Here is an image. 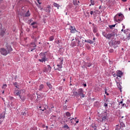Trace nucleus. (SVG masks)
I'll return each instance as SVG.
<instances>
[{
  "label": "nucleus",
  "mask_w": 130,
  "mask_h": 130,
  "mask_svg": "<svg viewBox=\"0 0 130 130\" xmlns=\"http://www.w3.org/2000/svg\"><path fill=\"white\" fill-rule=\"evenodd\" d=\"M73 95L75 96V97H79V94L78 91L73 92Z\"/></svg>",
  "instance_id": "5701e85b"
},
{
  "label": "nucleus",
  "mask_w": 130,
  "mask_h": 130,
  "mask_svg": "<svg viewBox=\"0 0 130 130\" xmlns=\"http://www.w3.org/2000/svg\"><path fill=\"white\" fill-rule=\"evenodd\" d=\"M56 43H57V44H59V43H60V41L58 40L56 41Z\"/></svg>",
  "instance_id": "5fc2aeb1"
},
{
  "label": "nucleus",
  "mask_w": 130,
  "mask_h": 130,
  "mask_svg": "<svg viewBox=\"0 0 130 130\" xmlns=\"http://www.w3.org/2000/svg\"><path fill=\"white\" fill-rule=\"evenodd\" d=\"M24 93V91L23 90H17L15 89L14 90V95L15 96H19V98H21V96H22V94Z\"/></svg>",
  "instance_id": "20e7f679"
},
{
  "label": "nucleus",
  "mask_w": 130,
  "mask_h": 130,
  "mask_svg": "<svg viewBox=\"0 0 130 130\" xmlns=\"http://www.w3.org/2000/svg\"><path fill=\"white\" fill-rule=\"evenodd\" d=\"M45 109H46L45 108H44L43 109H41L40 110H42V111H44V110H45Z\"/></svg>",
  "instance_id": "6e6d98bb"
},
{
  "label": "nucleus",
  "mask_w": 130,
  "mask_h": 130,
  "mask_svg": "<svg viewBox=\"0 0 130 130\" xmlns=\"http://www.w3.org/2000/svg\"><path fill=\"white\" fill-rule=\"evenodd\" d=\"M0 52L3 55H7V54H9V53L8 51H7V50L4 48H2L0 49Z\"/></svg>",
  "instance_id": "0eeeda50"
},
{
  "label": "nucleus",
  "mask_w": 130,
  "mask_h": 130,
  "mask_svg": "<svg viewBox=\"0 0 130 130\" xmlns=\"http://www.w3.org/2000/svg\"><path fill=\"white\" fill-rule=\"evenodd\" d=\"M47 85L49 87L50 90H52V85L49 82H47Z\"/></svg>",
  "instance_id": "aec40b11"
},
{
  "label": "nucleus",
  "mask_w": 130,
  "mask_h": 130,
  "mask_svg": "<svg viewBox=\"0 0 130 130\" xmlns=\"http://www.w3.org/2000/svg\"><path fill=\"white\" fill-rule=\"evenodd\" d=\"M83 86H84V87H87V84H83Z\"/></svg>",
  "instance_id": "69168bd1"
},
{
  "label": "nucleus",
  "mask_w": 130,
  "mask_h": 130,
  "mask_svg": "<svg viewBox=\"0 0 130 130\" xmlns=\"http://www.w3.org/2000/svg\"><path fill=\"white\" fill-rule=\"evenodd\" d=\"M63 81L66 82V78L63 79Z\"/></svg>",
  "instance_id": "774afa93"
},
{
  "label": "nucleus",
  "mask_w": 130,
  "mask_h": 130,
  "mask_svg": "<svg viewBox=\"0 0 130 130\" xmlns=\"http://www.w3.org/2000/svg\"><path fill=\"white\" fill-rule=\"evenodd\" d=\"M122 72L120 71H117V77H118L119 78H121V77H122Z\"/></svg>",
  "instance_id": "f8f14e48"
},
{
  "label": "nucleus",
  "mask_w": 130,
  "mask_h": 130,
  "mask_svg": "<svg viewBox=\"0 0 130 130\" xmlns=\"http://www.w3.org/2000/svg\"><path fill=\"white\" fill-rule=\"evenodd\" d=\"M73 119H75V118L70 119V122H71V123H73Z\"/></svg>",
  "instance_id": "864d4df0"
},
{
  "label": "nucleus",
  "mask_w": 130,
  "mask_h": 130,
  "mask_svg": "<svg viewBox=\"0 0 130 130\" xmlns=\"http://www.w3.org/2000/svg\"><path fill=\"white\" fill-rule=\"evenodd\" d=\"M70 29L71 30V33L75 34L76 32H78L77 29L75 28V26H70Z\"/></svg>",
  "instance_id": "9d476101"
},
{
  "label": "nucleus",
  "mask_w": 130,
  "mask_h": 130,
  "mask_svg": "<svg viewBox=\"0 0 130 130\" xmlns=\"http://www.w3.org/2000/svg\"><path fill=\"white\" fill-rule=\"evenodd\" d=\"M41 99H42L41 94H37V100H41Z\"/></svg>",
  "instance_id": "393cba45"
},
{
  "label": "nucleus",
  "mask_w": 130,
  "mask_h": 130,
  "mask_svg": "<svg viewBox=\"0 0 130 130\" xmlns=\"http://www.w3.org/2000/svg\"><path fill=\"white\" fill-rule=\"evenodd\" d=\"M76 42H77V46H80V47H82V46H83V45H82L79 39H76Z\"/></svg>",
  "instance_id": "ddd939ff"
},
{
  "label": "nucleus",
  "mask_w": 130,
  "mask_h": 130,
  "mask_svg": "<svg viewBox=\"0 0 130 130\" xmlns=\"http://www.w3.org/2000/svg\"><path fill=\"white\" fill-rule=\"evenodd\" d=\"M44 73H47L48 72V70L46 67H45L43 70Z\"/></svg>",
  "instance_id": "f704fd0d"
},
{
  "label": "nucleus",
  "mask_w": 130,
  "mask_h": 130,
  "mask_svg": "<svg viewBox=\"0 0 130 130\" xmlns=\"http://www.w3.org/2000/svg\"><path fill=\"white\" fill-rule=\"evenodd\" d=\"M20 99H21L22 101H25V98L22 97V95H21V98H20Z\"/></svg>",
  "instance_id": "37998d69"
},
{
  "label": "nucleus",
  "mask_w": 130,
  "mask_h": 130,
  "mask_svg": "<svg viewBox=\"0 0 130 130\" xmlns=\"http://www.w3.org/2000/svg\"><path fill=\"white\" fill-rule=\"evenodd\" d=\"M91 4L89 5V7L94 6L95 5V1L94 0H90Z\"/></svg>",
  "instance_id": "b1692460"
},
{
  "label": "nucleus",
  "mask_w": 130,
  "mask_h": 130,
  "mask_svg": "<svg viewBox=\"0 0 130 130\" xmlns=\"http://www.w3.org/2000/svg\"><path fill=\"white\" fill-rule=\"evenodd\" d=\"M47 68H48V69H47L48 71L50 72V71H51V67H50L49 65H48Z\"/></svg>",
  "instance_id": "c9c22d12"
},
{
  "label": "nucleus",
  "mask_w": 130,
  "mask_h": 130,
  "mask_svg": "<svg viewBox=\"0 0 130 130\" xmlns=\"http://www.w3.org/2000/svg\"><path fill=\"white\" fill-rule=\"evenodd\" d=\"M122 29H125V26L124 25L122 26Z\"/></svg>",
  "instance_id": "e2e57ef3"
},
{
  "label": "nucleus",
  "mask_w": 130,
  "mask_h": 130,
  "mask_svg": "<svg viewBox=\"0 0 130 130\" xmlns=\"http://www.w3.org/2000/svg\"><path fill=\"white\" fill-rule=\"evenodd\" d=\"M119 103V105H120V104H122V106H123V107H127L128 106V104H122L123 103H122V101H121V102H120V103Z\"/></svg>",
  "instance_id": "a211bd4d"
},
{
  "label": "nucleus",
  "mask_w": 130,
  "mask_h": 130,
  "mask_svg": "<svg viewBox=\"0 0 130 130\" xmlns=\"http://www.w3.org/2000/svg\"><path fill=\"white\" fill-rule=\"evenodd\" d=\"M114 20L115 22L120 23V22L123 20V15L121 13L118 14L115 16Z\"/></svg>",
  "instance_id": "f03ea898"
},
{
  "label": "nucleus",
  "mask_w": 130,
  "mask_h": 130,
  "mask_svg": "<svg viewBox=\"0 0 130 130\" xmlns=\"http://www.w3.org/2000/svg\"><path fill=\"white\" fill-rule=\"evenodd\" d=\"M30 16V11H28L24 15V17H29Z\"/></svg>",
  "instance_id": "c85d7f7f"
},
{
  "label": "nucleus",
  "mask_w": 130,
  "mask_h": 130,
  "mask_svg": "<svg viewBox=\"0 0 130 130\" xmlns=\"http://www.w3.org/2000/svg\"><path fill=\"white\" fill-rule=\"evenodd\" d=\"M49 41H53L54 39V37L53 36H51L49 38Z\"/></svg>",
  "instance_id": "2f4dec72"
},
{
  "label": "nucleus",
  "mask_w": 130,
  "mask_h": 130,
  "mask_svg": "<svg viewBox=\"0 0 130 130\" xmlns=\"http://www.w3.org/2000/svg\"><path fill=\"white\" fill-rule=\"evenodd\" d=\"M2 122H3V120L0 119V124H1Z\"/></svg>",
  "instance_id": "0e129e2a"
},
{
  "label": "nucleus",
  "mask_w": 130,
  "mask_h": 130,
  "mask_svg": "<svg viewBox=\"0 0 130 130\" xmlns=\"http://www.w3.org/2000/svg\"><path fill=\"white\" fill-rule=\"evenodd\" d=\"M105 94H106V95H107V96H108V95H109V93H107V91L106 90V89L105 90Z\"/></svg>",
  "instance_id": "09e8293b"
},
{
  "label": "nucleus",
  "mask_w": 130,
  "mask_h": 130,
  "mask_svg": "<svg viewBox=\"0 0 130 130\" xmlns=\"http://www.w3.org/2000/svg\"><path fill=\"white\" fill-rule=\"evenodd\" d=\"M36 44H35V43H31L30 45V48H32V47H33V48H35V47H36Z\"/></svg>",
  "instance_id": "f3484780"
},
{
  "label": "nucleus",
  "mask_w": 130,
  "mask_h": 130,
  "mask_svg": "<svg viewBox=\"0 0 130 130\" xmlns=\"http://www.w3.org/2000/svg\"><path fill=\"white\" fill-rule=\"evenodd\" d=\"M121 128V127L120 126H119V125H117L115 130H120Z\"/></svg>",
  "instance_id": "c756f323"
},
{
  "label": "nucleus",
  "mask_w": 130,
  "mask_h": 130,
  "mask_svg": "<svg viewBox=\"0 0 130 130\" xmlns=\"http://www.w3.org/2000/svg\"><path fill=\"white\" fill-rule=\"evenodd\" d=\"M104 106H105V107H108V105L107 104H106V103H105Z\"/></svg>",
  "instance_id": "8fccbe9b"
},
{
  "label": "nucleus",
  "mask_w": 130,
  "mask_h": 130,
  "mask_svg": "<svg viewBox=\"0 0 130 130\" xmlns=\"http://www.w3.org/2000/svg\"><path fill=\"white\" fill-rule=\"evenodd\" d=\"M53 6H54V7H55V8H57L58 10V9H59V7H60V6L59 5V4H56L55 3H53Z\"/></svg>",
  "instance_id": "dca6fc26"
},
{
  "label": "nucleus",
  "mask_w": 130,
  "mask_h": 130,
  "mask_svg": "<svg viewBox=\"0 0 130 130\" xmlns=\"http://www.w3.org/2000/svg\"><path fill=\"white\" fill-rule=\"evenodd\" d=\"M66 116H67V117H70L71 113L69 112H67L66 113Z\"/></svg>",
  "instance_id": "7c9ffc66"
},
{
  "label": "nucleus",
  "mask_w": 130,
  "mask_h": 130,
  "mask_svg": "<svg viewBox=\"0 0 130 130\" xmlns=\"http://www.w3.org/2000/svg\"><path fill=\"white\" fill-rule=\"evenodd\" d=\"M113 77H117V73L115 74V73H113Z\"/></svg>",
  "instance_id": "49530a36"
},
{
  "label": "nucleus",
  "mask_w": 130,
  "mask_h": 130,
  "mask_svg": "<svg viewBox=\"0 0 130 130\" xmlns=\"http://www.w3.org/2000/svg\"><path fill=\"white\" fill-rule=\"evenodd\" d=\"M122 118H123V116L121 117V119H120V127H124L125 126V124H124V123H123V121H122Z\"/></svg>",
  "instance_id": "9b49d317"
},
{
  "label": "nucleus",
  "mask_w": 130,
  "mask_h": 130,
  "mask_svg": "<svg viewBox=\"0 0 130 130\" xmlns=\"http://www.w3.org/2000/svg\"><path fill=\"white\" fill-rule=\"evenodd\" d=\"M114 50H113V49H111L109 50V52H110L111 53H112V52H114Z\"/></svg>",
  "instance_id": "c03bdc74"
},
{
  "label": "nucleus",
  "mask_w": 130,
  "mask_h": 130,
  "mask_svg": "<svg viewBox=\"0 0 130 130\" xmlns=\"http://www.w3.org/2000/svg\"><path fill=\"white\" fill-rule=\"evenodd\" d=\"M43 88H44V85L43 84H41L39 86V90L40 91H41V90H42V89H43Z\"/></svg>",
  "instance_id": "a878e982"
},
{
  "label": "nucleus",
  "mask_w": 130,
  "mask_h": 130,
  "mask_svg": "<svg viewBox=\"0 0 130 130\" xmlns=\"http://www.w3.org/2000/svg\"><path fill=\"white\" fill-rule=\"evenodd\" d=\"M36 24H37V22H32L31 24H30V25L31 26H33L34 25H36Z\"/></svg>",
  "instance_id": "ea45409f"
},
{
  "label": "nucleus",
  "mask_w": 130,
  "mask_h": 130,
  "mask_svg": "<svg viewBox=\"0 0 130 130\" xmlns=\"http://www.w3.org/2000/svg\"><path fill=\"white\" fill-rule=\"evenodd\" d=\"M31 48V50H30V51H33V50H35V49H36V48Z\"/></svg>",
  "instance_id": "3c124183"
},
{
  "label": "nucleus",
  "mask_w": 130,
  "mask_h": 130,
  "mask_svg": "<svg viewBox=\"0 0 130 130\" xmlns=\"http://www.w3.org/2000/svg\"><path fill=\"white\" fill-rule=\"evenodd\" d=\"M127 0H122V2H123V3H125L127 2Z\"/></svg>",
  "instance_id": "052dcab7"
},
{
  "label": "nucleus",
  "mask_w": 130,
  "mask_h": 130,
  "mask_svg": "<svg viewBox=\"0 0 130 130\" xmlns=\"http://www.w3.org/2000/svg\"><path fill=\"white\" fill-rule=\"evenodd\" d=\"M85 66L87 67L88 68H90V67L92 66V63H85Z\"/></svg>",
  "instance_id": "bb28decb"
},
{
  "label": "nucleus",
  "mask_w": 130,
  "mask_h": 130,
  "mask_svg": "<svg viewBox=\"0 0 130 130\" xmlns=\"http://www.w3.org/2000/svg\"><path fill=\"white\" fill-rule=\"evenodd\" d=\"M44 11H45V12H48L49 13H50V9H48L47 8L45 9Z\"/></svg>",
  "instance_id": "58836bf2"
},
{
  "label": "nucleus",
  "mask_w": 130,
  "mask_h": 130,
  "mask_svg": "<svg viewBox=\"0 0 130 130\" xmlns=\"http://www.w3.org/2000/svg\"><path fill=\"white\" fill-rule=\"evenodd\" d=\"M57 61L59 63L57 64V68L55 70H57L60 72L61 71V69H62V60H58Z\"/></svg>",
  "instance_id": "39448f33"
},
{
  "label": "nucleus",
  "mask_w": 130,
  "mask_h": 130,
  "mask_svg": "<svg viewBox=\"0 0 130 130\" xmlns=\"http://www.w3.org/2000/svg\"><path fill=\"white\" fill-rule=\"evenodd\" d=\"M47 8L49 10V9H51V6H50L49 5V6H47Z\"/></svg>",
  "instance_id": "603ef678"
},
{
  "label": "nucleus",
  "mask_w": 130,
  "mask_h": 130,
  "mask_svg": "<svg viewBox=\"0 0 130 130\" xmlns=\"http://www.w3.org/2000/svg\"><path fill=\"white\" fill-rule=\"evenodd\" d=\"M40 0H37V2L38 3V4H39V5H41V3H40Z\"/></svg>",
  "instance_id": "4d7b16f0"
},
{
  "label": "nucleus",
  "mask_w": 130,
  "mask_h": 130,
  "mask_svg": "<svg viewBox=\"0 0 130 130\" xmlns=\"http://www.w3.org/2000/svg\"><path fill=\"white\" fill-rule=\"evenodd\" d=\"M42 127H43V128H44L45 127V125L44 124H43L42 125Z\"/></svg>",
  "instance_id": "680f3d73"
},
{
  "label": "nucleus",
  "mask_w": 130,
  "mask_h": 130,
  "mask_svg": "<svg viewBox=\"0 0 130 130\" xmlns=\"http://www.w3.org/2000/svg\"><path fill=\"white\" fill-rule=\"evenodd\" d=\"M117 86L120 90H121V86L120 85V82H116Z\"/></svg>",
  "instance_id": "412c9836"
},
{
  "label": "nucleus",
  "mask_w": 130,
  "mask_h": 130,
  "mask_svg": "<svg viewBox=\"0 0 130 130\" xmlns=\"http://www.w3.org/2000/svg\"><path fill=\"white\" fill-rule=\"evenodd\" d=\"M108 120V117H107V114L103 115L102 116V119L100 120L101 122H105Z\"/></svg>",
  "instance_id": "6e6552de"
},
{
  "label": "nucleus",
  "mask_w": 130,
  "mask_h": 130,
  "mask_svg": "<svg viewBox=\"0 0 130 130\" xmlns=\"http://www.w3.org/2000/svg\"><path fill=\"white\" fill-rule=\"evenodd\" d=\"M97 27H96L95 26L93 27V33H97Z\"/></svg>",
  "instance_id": "4be33fe9"
},
{
  "label": "nucleus",
  "mask_w": 130,
  "mask_h": 130,
  "mask_svg": "<svg viewBox=\"0 0 130 130\" xmlns=\"http://www.w3.org/2000/svg\"><path fill=\"white\" fill-rule=\"evenodd\" d=\"M93 12L91 11L90 12V15H93Z\"/></svg>",
  "instance_id": "bf43d9fd"
},
{
  "label": "nucleus",
  "mask_w": 130,
  "mask_h": 130,
  "mask_svg": "<svg viewBox=\"0 0 130 130\" xmlns=\"http://www.w3.org/2000/svg\"><path fill=\"white\" fill-rule=\"evenodd\" d=\"M14 86H15V87H16V88H19L18 87V83H17V82H15L14 84Z\"/></svg>",
  "instance_id": "4c0bfd02"
},
{
  "label": "nucleus",
  "mask_w": 130,
  "mask_h": 130,
  "mask_svg": "<svg viewBox=\"0 0 130 130\" xmlns=\"http://www.w3.org/2000/svg\"><path fill=\"white\" fill-rule=\"evenodd\" d=\"M128 31V29H125V30H124L123 32L124 33V34H127Z\"/></svg>",
  "instance_id": "a19ab883"
},
{
  "label": "nucleus",
  "mask_w": 130,
  "mask_h": 130,
  "mask_svg": "<svg viewBox=\"0 0 130 130\" xmlns=\"http://www.w3.org/2000/svg\"><path fill=\"white\" fill-rule=\"evenodd\" d=\"M6 47L7 49V51H8L10 53L11 51H13V48H12V46L10 45L9 44H7Z\"/></svg>",
  "instance_id": "1a4fd4ad"
},
{
  "label": "nucleus",
  "mask_w": 130,
  "mask_h": 130,
  "mask_svg": "<svg viewBox=\"0 0 130 130\" xmlns=\"http://www.w3.org/2000/svg\"><path fill=\"white\" fill-rule=\"evenodd\" d=\"M102 35L104 37H105L107 39L110 40L114 37H115V34L114 32L107 34L106 32L103 31Z\"/></svg>",
  "instance_id": "f257e3e1"
},
{
  "label": "nucleus",
  "mask_w": 130,
  "mask_h": 130,
  "mask_svg": "<svg viewBox=\"0 0 130 130\" xmlns=\"http://www.w3.org/2000/svg\"><path fill=\"white\" fill-rule=\"evenodd\" d=\"M78 3V2H76V1H73V4H74V5L75 6H77V5H78V3Z\"/></svg>",
  "instance_id": "79ce46f5"
},
{
  "label": "nucleus",
  "mask_w": 130,
  "mask_h": 130,
  "mask_svg": "<svg viewBox=\"0 0 130 130\" xmlns=\"http://www.w3.org/2000/svg\"><path fill=\"white\" fill-rule=\"evenodd\" d=\"M32 28H34V29L37 28V25H32Z\"/></svg>",
  "instance_id": "de8ad7c7"
},
{
  "label": "nucleus",
  "mask_w": 130,
  "mask_h": 130,
  "mask_svg": "<svg viewBox=\"0 0 130 130\" xmlns=\"http://www.w3.org/2000/svg\"><path fill=\"white\" fill-rule=\"evenodd\" d=\"M7 87H8V85L7 84H4L3 87H2V89H6L7 88Z\"/></svg>",
  "instance_id": "e433bc0d"
},
{
  "label": "nucleus",
  "mask_w": 130,
  "mask_h": 130,
  "mask_svg": "<svg viewBox=\"0 0 130 130\" xmlns=\"http://www.w3.org/2000/svg\"><path fill=\"white\" fill-rule=\"evenodd\" d=\"M5 119V113H2L0 115V119L2 120V119H3L2 120L3 121L4 119Z\"/></svg>",
  "instance_id": "6ab92c4d"
},
{
  "label": "nucleus",
  "mask_w": 130,
  "mask_h": 130,
  "mask_svg": "<svg viewBox=\"0 0 130 130\" xmlns=\"http://www.w3.org/2000/svg\"><path fill=\"white\" fill-rule=\"evenodd\" d=\"M114 44H115V45H118L120 44V41H115L114 42Z\"/></svg>",
  "instance_id": "cd10ccee"
},
{
  "label": "nucleus",
  "mask_w": 130,
  "mask_h": 130,
  "mask_svg": "<svg viewBox=\"0 0 130 130\" xmlns=\"http://www.w3.org/2000/svg\"><path fill=\"white\" fill-rule=\"evenodd\" d=\"M78 92V96H81V98H84L85 94H84V90L82 88L77 90Z\"/></svg>",
  "instance_id": "423d86ee"
},
{
  "label": "nucleus",
  "mask_w": 130,
  "mask_h": 130,
  "mask_svg": "<svg viewBox=\"0 0 130 130\" xmlns=\"http://www.w3.org/2000/svg\"><path fill=\"white\" fill-rule=\"evenodd\" d=\"M63 128H66V129H69V125H68V124H65L63 126Z\"/></svg>",
  "instance_id": "473e14b6"
},
{
  "label": "nucleus",
  "mask_w": 130,
  "mask_h": 130,
  "mask_svg": "<svg viewBox=\"0 0 130 130\" xmlns=\"http://www.w3.org/2000/svg\"><path fill=\"white\" fill-rule=\"evenodd\" d=\"M85 42H87V43H89V44H93V43H95V41H92L90 40H85Z\"/></svg>",
  "instance_id": "2eb2a0df"
},
{
  "label": "nucleus",
  "mask_w": 130,
  "mask_h": 130,
  "mask_svg": "<svg viewBox=\"0 0 130 130\" xmlns=\"http://www.w3.org/2000/svg\"><path fill=\"white\" fill-rule=\"evenodd\" d=\"M74 40L75 39H73L72 42H71V45L72 47H75L76 46V45H77V42H76V40L74 42Z\"/></svg>",
  "instance_id": "4468645a"
},
{
  "label": "nucleus",
  "mask_w": 130,
  "mask_h": 130,
  "mask_svg": "<svg viewBox=\"0 0 130 130\" xmlns=\"http://www.w3.org/2000/svg\"><path fill=\"white\" fill-rule=\"evenodd\" d=\"M63 109H64V110H66V109H67V106H64Z\"/></svg>",
  "instance_id": "13d9d810"
},
{
  "label": "nucleus",
  "mask_w": 130,
  "mask_h": 130,
  "mask_svg": "<svg viewBox=\"0 0 130 130\" xmlns=\"http://www.w3.org/2000/svg\"><path fill=\"white\" fill-rule=\"evenodd\" d=\"M40 56L41 59H39V61L40 62H45L46 60H47V58H46V55H45V53H41L40 54Z\"/></svg>",
  "instance_id": "7ed1b4c3"
},
{
  "label": "nucleus",
  "mask_w": 130,
  "mask_h": 130,
  "mask_svg": "<svg viewBox=\"0 0 130 130\" xmlns=\"http://www.w3.org/2000/svg\"><path fill=\"white\" fill-rule=\"evenodd\" d=\"M109 27L110 29H112V28H114V27H115V24L110 25H109Z\"/></svg>",
  "instance_id": "72a5a7b5"
},
{
  "label": "nucleus",
  "mask_w": 130,
  "mask_h": 130,
  "mask_svg": "<svg viewBox=\"0 0 130 130\" xmlns=\"http://www.w3.org/2000/svg\"><path fill=\"white\" fill-rule=\"evenodd\" d=\"M128 38H129V39H130V34H128Z\"/></svg>",
  "instance_id": "338daca9"
},
{
  "label": "nucleus",
  "mask_w": 130,
  "mask_h": 130,
  "mask_svg": "<svg viewBox=\"0 0 130 130\" xmlns=\"http://www.w3.org/2000/svg\"><path fill=\"white\" fill-rule=\"evenodd\" d=\"M1 35H2V36H3V35H5V31H2L1 32Z\"/></svg>",
  "instance_id": "a18cd8bd"
}]
</instances>
